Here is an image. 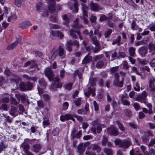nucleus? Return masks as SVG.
Returning a JSON list of instances; mask_svg holds the SVG:
<instances>
[{
    "instance_id": "23",
    "label": "nucleus",
    "mask_w": 155,
    "mask_h": 155,
    "mask_svg": "<svg viewBox=\"0 0 155 155\" xmlns=\"http://www.w3.org/2000/svg\"><path fill=\"white\" fill-rule=\"evenodd\" d=\"M78 152L80 153V154H82L84 150V144L81 143L78 146Z\"/></svg>"
},
{
    "instance_id": "49",
    "label": "nucleus",
    "mask_w": 155,
    "mask_h": 155,
    "mask_svg": "<svg viewBox=\"0 0 155 155\" xmlns=\"http://www.w3.org/2000/svg\"><path fill=\"white\" fill-rule=\"evenodd\" d=\"M19 80V78L18 77L16 76L14 78V79H13L12 80V82H14L16 86H17V83H18Z\"/></svg>"
},
{
    "instance_id": "20",
    "label": "nucleus",
    "mask_w": 155,
    "mask_h": 155,
    "mask_svg": "<svg viewBox=\"0 0 155 155\" xmlns=\"http://www.w3.org/2000/svg\"><path fill=\"white\" fill-rule=\"evenodd\" d=\"M63 20H64V24L66 25L70 21V14H68L67 15H65L62 16Z\"/></svg>"
},
{
    "instance_id": "44",
    "label": "nucleus",
    "mask_w": 155,
    "mask_h": 155,
    "mask_svg": "<svg viewBox=\"0 0 155 155\" xmlns=\"http://www.w3.org/2000/svg\"><path fill=\"white\" fill-rule=\"evenodd\" d=\"M64 87L66 89L68 90H71L72 87V84L71 83H68L66 84Z\"/></svg>"
},
{
    "instance_id": "42",
    "label": "nucleus",
    "mask_w": 155,
    "mask_h": 155,
    "mask_svg": "<svg viewBox=\"0 0 155 155\" xmlns=\"http://www.w3.org/2000/svg\"><path fill=\"white\" fill-rule=\"evenodd\" d=\"M17 111V109L14 106H12L11 108L10 114L12 115H13Z\"/></svg>"
},
{
    "instance_id": "14",
    "label": "nucleus",
    "mask_w": 155,
    "mask_h": 155,
    "mask_svg": "<svg viewBox=\"0 0 155 155\" xmlns=\"http://www.w3.org/2000/svg\"><path fill=\"white\" fill-rule=\"evenodd\" d=\"M60 119V120L62 121H64L65 120H67L69 119L71 120L74 121L75 120L72 116L70 114H67L61 116Z\"/></svg>"
},
{
    "instance_id": "46",
    "label": "nucleus",
    "mask_w": 155,
    "mask_h": 155,
    "mask_svg": "<svg viewBox=\"0 0 155 155\" xmlns=\"http://www.w3.org/2000/svg\"><path fill=\"white\" fill-rule=\"evenodd\" d=\"M112 32V30L111 29H108L105 33V35L106 38L109 36Z\"/></svg>"
},
{
    "instance_id": "41",
    "label": "nucleus",
    "mask_w": 155,
    "mask_h": 155,
    "mask_svg": "<svg viewBox=\"0 0 155 155\" xmlns=\"http://www.w3.org/2000/svg\"><path fill=\"white\" fill-rule=\"evenodd\" d=\"M81 131L77 133L76 134H74L72 135V137L73 138H79L81 137Z\"/></svg>"
},
{
    "instance_id": "6",
    "label": "nucleus",
    "mask_w": 155,
    "mask_h": 155,
    "mask_svg": "<svg viewBox=\"0 0 155 155\" xmlns=\"http://www.w3.org/2000/svg\"><path fill=\"white\" fill-rule=\"evenodd\" d=\"M21 147L22 148L26 155H33L32 153L29 151L30 149V145L25 140L21 144Z\"/></svg>"
},
{
    "instance_id": "45",
    "label": "nucleus",
    "mask_w": 155,
    "mask_h": 155,
    "mask_svg": "<svg viewBox=\"0 0 155 155\" xmlns=\"http://www.w3.org/2000/svg\"><path fill=\"white\" fill-rule=\"evenodd\" d=\"M134 89L137 91H139L140 90V86L139 84L137 83H136L134 85Z\"/></svg>"
},
{
    "instance_id": "30",
    "label": "nucleus",
    "mask_w": 155,
    "mask_h": 155,
    "mask_svg": "<svg viewBox=\"0 0 155 155\" xmlns=\"http://www.w3.org/2000/svg\"><path fill=\"white\" fill-rule=\"evenodd\" d=\"M104 151L106 155H112V151L110 149L105 148L104 149Z\"/></svg>"
},
{
    "instance_id": "18",
    "label": "nucleus",
    "mask_w": 155,
    "mask_h": 155,
    "mask_svg": "<svg viewBox=\"0 0 155 155\" xmlns=\"http://www.w3.org/2000/svg\"><path fill=\"white\" fill-rule=\"evenodd\" d=\"M108 132L114 136L117 135L118 134L117 131L116 129L114 126L107 129Z\"/></svg>"
},
{
    "instance_id": "34",
    "label": "nucleus",
    "mask_w": 155,
    "mask_h": 155,
    "mask_svg": "<svg viewBox=\"0 0 155 155\" xmlns=\"http://www.w3.org/2000/svg\"><path fill=\"white\" fill-rule=\"evenodd\" d=\"M104 65L103 62L101 61H99L97 62L96 66L97 68H102Z\"/></svg>"
},
{
    "instance_id": "29",
    "label": "nucleus",
    "mask_w": 155,
    "mask_h": 155,
    "mask_svg": "<svg viewBox=\"0 0 155 155\" xmlns=\"http://www.w3.org/2000/svg\"><path fill=\"white\" fill-rule=\"evenodd\" d=\"M39 83L40 85V86L43 88H45L47 85V83L43 79L40 80L39 81Z\"/></svg>"
},
{
    "instance_id": "62",
    "label": "nucleus",
    "mask_w": 155,
    "mask_h": 155,
    "mask_svg": "<svg viewBox=\"0 0 155 155\" xmlns=\"http://www.w3.org/2000/svg\"><path fill=\"white\" fill-rule=\"evenodd\" d=\"M36 7L38 11H40L42 8L41 4V3L37 4L36 5Z\"/></svg>"
},
{
    "instance_id": "9",
    "label": "nucleus",
    "mask_w": 155,
    "mask_h": 155,
    "mask_svg": "<svg viewBox=\"0 0 155 155\" xmlns=\"http://www.w3.org/2000/svg\"><path fill=\"white\" fill-rule=\"evenodd\" d=\"M72 45L78 47L79 46V42L76 41H74L73 42L71 40L68 41L66 45V49L69 51H71Z\"/></svg>"
},
{
    "instance_id": "50",
    "label": "nucleus",
    "mask_w": 155,
    "mask_h": 155,
    "mask_svg": "<svg viewBox=\"0 0 155 155\" xmlns=\"http://www.w3.org/2000/svg\"><path fill=\"white\" fill-rule=\"evenodd\" d=\"M134 107L136 110L137 111L139 109L140 106L139 104L137 103H134L133 104Z\"/></svg>"
},
{
    "instance_id": "57",
    "label": "nucleus",
    "mask_w": 155,
    "mask_h": 155,
    "mask_svg": "<svg viewBox=\"0 0 155 155\" xmlns=\"http://www.w3.org/2000/svg\"><path fill=\"white\" fill-rule=\"evenodd\" d=\"M97 19V17L95 16L92 15L90 18V21L93 22L96 21Z\"/></svg>"
},
{
    "instance_id": "33",
    "label": "nucleus",
    "mask_w": 155,
    "mask_h": 155,
    "mask_svg": "<svg viewBox=\"0 0 155 155\" xmlns=\"http://www.w3.org/2000/svg\"><path fill=\"white\" fill-rule=\"evenodd\" d=\"M129 51L130 55L132 56H133L135 53V49L134 48L132 47L130 48Z\"/></svg>"
},
{
    "instance_id": "40",
    "label": "nucleus",
    "mask_w": 155,
    "mask_h": 155,
    "mask_svg": "<svg viewBox=\"0 0 155 155\" xmlns=\"http://www.w3.org/2000/svg\"><path fill=\"white\" fill-rule=\"evenodd\" d=\"M137 61L139 63L143 64H145L148 63V62L147 61L144 60H141L139 58H137Z\"/></svg>"
},
{
    "instance_id": "12",
    "label": "nucleus",
    "mask_w": 155,
    "mask_h": 155,
    "mask_svg": "<svg viewBox=\"0 0 155 155\" xmlns=\"http://www.w3.org/2000/svg\"><path fill=\"white\" fill-rule=\"evenodd\" d=\"M89 84L87 87L86 89V91L84 92L85 95L88 97L90 95V94L91 93L92 95L93 96H94L95 95V90L94 88H92L91 87L89 86Z\"/></svg>"
},
{
    "instance_id": "32",
    "label": "nucleus",
    "mask_w": 155,
    "mask_h": 155,
    "mask_svg": "<svg viewBox=\"0 0 155 155\" xmlns=\"http://www.w3.org/2000/svg\"><path fill=\"white\" fill-rule=\"evenodd\" d=\"M25 0H14L15 5L17 7H20L21 5V1L24 2Z\"/></svg>"
},
{
    "instance_id": "2",
    "label": "nucleus",
    "mask_w": 155,
    "mask_h": 155,
    "mask_svg": "<svg viewBox=\"0 0 155 155\" xmlns=\"http://www.w3.org/2000/svg\"><path fill=\"white\" fill-rule=\"evenodd\" d=\"M114 143L116 145L120 147H123L125 148H128L130 145V142L128 140H121L117 139L115 140Z\"/></svg>"
},
{
    "instance_id": "25",
    "label": "nucleus",
    "mask_w": 155,
    "mask_h": 155,
    "mask_svg": "<svg viewBox=\"0 0 155 155\" xmlns=\"http://www.w3.org/2000/svg\"><path fill=\"white\" fill-rule=\"evenodd\" d=\"M42 97L43 100L47 102H49L51 99L50 96L46 94H43Z\"/></svg>"
},
{
    "instance_id": "51",
    "label": "nucleus",
    "mask_w": 155,
    "mask_h": 155,
    "mask_svg": "<svg viewBox=\"0 0 155 155\" xmlns=\"http://www.w3.org/2000/svg\"><path fill=\"white\" fill-rule=\"evenodd\" d=\"M118 70V67H115L111 68H110V72L111 73H114Z\"/></svg>"
},
{
    "instance_id": "61",
    "label": "nucleus",
    "mask_w": 155,
    "mask_h": 155,
    "mask_svg": "<svg viewBox=\"0 0 155 155\" xmlns=\"http://www.w3.org/2000/svg\"><path fill=\"white\" fill-rule=\"evenodd\" d=\"M21 99L22 102L24 103L27 100V97L25 95H22Z\"/></svg>"
},
{
    "instance_id": "15",
    "label": "nucleus",
    "mask_w": 155,
    "mask_h": 155,
    "mask_svg": "<svg viewBox=\"0 0 155 155\" xmlns=\"http://www.w3.org/2000/svg\"><path fill=\"white\" fill-rule=\"evenodd\" d=\"M98 133H100L102 130V127L100 125L97 124L96 125L93 126L91 129V130L93 133L96 134V130Z\"/></svg>"
},
{
    "instance_id": "17",
    "label": "nucleus",
    "mask_w": 155,
    "mask_h": 155,
    "mask_svg": "<svg viewBox=\"0 0 155 155\" xmlns=\"http://www.w3.org/2000/svg\"><path fill=\"white\" fill-rule=\"evenodd\" d=\"M108 16H106L104 15H100V21H103L108 19H111L112 17V14H108Z\"/></svg>"
},
{
    "instance_id": "10",
    "label": "nucleus",
    "mask_w": 155,
    "mask_h": 155,
    "mask_svg": "<svg viewBox=\"0 0 155 155\" xmlns=\"http://www.w3.org/2000/svg\"><path fill=\"white\" fill-rule=\"evenodd\" d=\"M45 76L50 81H51L54 76V74L51 69L50 68H47L45 69Z\"/></svg>"
},
{
    "instance_id": "60",
    "label": "nucleus",
    "mask_w": 155,
    "mask_h": 155,
    "mask_svg": "<svg viewBox=\"0 0 155 155\" xmlns=\"http://www.w3.org/2000/svg\"><path fill=\"white\" fill-rule=\"evenodd\" d=\"M57 35L60 37V38L62 39L64 37V35L60 31H58Z\"/></svg>"
},
{
    "instance_id": "52",
    "label": "nucleus",
    "mask_w": 155,
    "mask_h": 155,
    "mask_svg": "<svg viewBox=\"0 0 155 155\" xmlns=\"http://www.w3.org/2000/svg\"><path fill=\"white\" fill-rule=\"evenodd\" d=\"M93 104L94 105L95 111H98L99 110V107L97 103H96L95 101H93Z\"/></svg>"
},
{
    "instance_id": "55",
    "label": "nucleus",
    "mask_w": 155,
    "mask_h": 155,
    "mask_svg": "<svg viewBox=\"0 0 155 155\" xmlns=\"http://www.w3.org/2000/svg\"><path fill=\"white\" fill-rule=\"evenodd\" d=\"M138 116L140 119H142L145 117V115L143 112H140L139 113Z\"/></svg>"
},
{
    "instance_id": "35",
    "label": "nucleus",
    "mask_w": 155,
    "mask_h": 155,
    "mask_svg": "<svg viewBox=\"0 0 155 155\" xmlns=\"http://www.w3.org/2000/svg\"><path fill=\"white\" fill-rule=\"evenodd\" d=\"M19 86L21 91H24L25 90H27L26 84H25L24 83H20Z\"/></svg>"
},
{
    "instance_id": "21",
    "label": "nucleus",
    "mask_w": 155,
    "mask_h": 155,
    "mask_svg": "<svg viewBox=\"0 0 155 155\" xmlns=\"http://www.w3.org/2000/svg\"><path fill=\"white\" fill-rule=\"evenodd\" d=\"M147 51V48L145 47H142L139 50V53L142 56H144Z\"/></svg>"
},
{
    "instance_id": "3",
    "label": "nucleus",
    "mask_w": 155,
    "mask_h": 155,
    "mask_svg": "<svg viewBox=\"0 0 155 155\" xmlns=\"http://www.w3.org/2000/svg\"><path fill=\"white\" fill-rule=\"evenodd\" d=\"M59 79L58 78H56L53 79L51 85L49 87L50 89L54 91L57 88H60L62 86L61 82L59 81Z\"/></svg>"
},
{
    "instance_id": "8",
    "label": "nucleus",
    "mask_w": 155,
    "mask_h": 155,
    "mask_svg": "<svg viewBox=\"0 0 155 155\" xmlns=\"http://www.w3.org/2000/svg\"><path fill=\"white\" fill-rule=\"evenodd\" d=\"M149 87L150 91H155V77L150 76L148 78Z\"/></svg>"
},
{
    "instance_id": "36",
    "label": "nucleus",
    "mask_w": 155,
    "mask_h": 155,
    "mask_svg": "<svg viewBox=\"0 0 155 155\" xmlns=\"http://www.w3.org/2000/svg\"><path fill=\"white\" fill-rule=\"evenodd\" d=\"M31 65L32 66H34L35 65V61H28L24 64V66L27 67L29 65Z\"/></svg>"
},
{
    "instance_id": "16",
    "label": "nucleus",
    "mask_w": 155,
    "mask_h": 155,
    "mask_svg": "<svg viewBox=\"0 0 155 155\" xmlns=\"http://www.w3.org/2000/svg\"><path fill=\"white\" fill-rule=\"evenodd\" d=\"M91 10L94 11H98L100 9L99 5L97 3L91 2L90 4Z\"/></svg>"
},
{
    "instance_id": "56",
    "label": "nucleus",
    "mask_w": 155,
    "mask_h": 155,
    "mask_svg": "<svg viewBox=\"0 0 155 155\" xmlns=\"http://www.w3.org/2000/svg\"><path fill=\"white\" fill-rule=\"evenodd\" d=\"M103 57V55L102 54L96 56L94 57V60L95 61H97L98 59H101Z\"/></svg>"
},
{
    "instance_id": "58",
    "label": "nucleus",
    "mask_w": 155,
    "mask_h": 155,
    "mask_svg": "<svg viewBox=\"0 0 155 155\" xmlns=\"http://www.w3.org/2000/svg\"><path fill=\"white\" fill-rule=\"evenodd\" d=\"M2 101L3 103H8L9 102V99L8 97H4L2 99Z\"/></svg>"
},
{
    "instance_id": "7",
    "label": "nucleus",
    "mask_w": 155,
    "mask_h": 155,
    "mask_svg": "<svg viewBox=\"0 0 155 155\" xmlns=\"http://www.w3.org/2000/svg\"><path fill=\"white\" fill-rule=\"evenodd\" d=\"M147 95L145 92H143L141 95L137 96L136 97L135 99V100L138 101L141 103H143L144 104H146L147 99L146 97Z\"/></svg>"
},
{
    "instance_id": "1",
    "label": "nucleus",
    "mask_w": 155,
    "mask_h": 155,
    "mask_svg": "<svg viewBox=\"0 0 155 155\" xmlns=\"http://www.w3.org/2000/svg\"><path fill=\"white\" fill-rule=\"evenodd\" d=\"M51 54V56H49V59L51 60H53L55 59L58 54L59 56L61 58H64L65 56L64 50L61 46H60L56 50L52 52Z\"/></svg>"
},
{
    "instance_id": "5",
    "label": "nucleus",
    "mask_w": 155,
    "mask_h": 155,
    "mask_svg": "<svg viewBox=\"0 0 155 155\" xmlns=\"http://www.w3.org/2000/svg\"><path fill=\"white\" fill-rule=\"evenodd\" d=\"M78 20V19H77L75 20V24L73 26V29L74 30V31L73 30H70V35L73 38H77V37L74 34V32L77 33L79 35H80V33L78 31L79 28L80 27V26H79L77 22Z\"/></svg>"
},
{
    "instance_id": "54",
    "label": "nucleus",
    "mask_w": 155,
    "mask_h": 155,
    "mask_svg": "<svg viewBox=\"0 0 155 155\" xmlns=\"http://www.w3.org/2000/svg\"><path fill=\"white\" fill-rule=\"evenodd\" d=\"M11 103L14 105H16L17 104V102L15 99L12 97H11Z\"/></svg>"
},
{
    "instance_id": "39",
    "label": "nucleus",
    "mask_w": 155,
    "mask_h": 155,
    "mask_svg": "<svg viewBox=\"0 0 155 155\" xmlns=\"http://www.w3.org/2000/svg\"><path fill=\"white\" fill-rule=\"evenodd\" d=\"M75 104L77 106H80L81 104V98H78L76 99L74 101Z\"/></svg>"
},
{
    "instance_id": "28",
    "label": "nucleus",
    "mask_w": 155,
    "mask_h": 155,
    "mask_svg": "<svg viewBox=\"0 0 155 155\" xmlns=\"http://www.w3.org/2000/svg\"><path fill=\"white\" fill-rule=\"evenodd\" d=\"M92 150L93 151L96 150L97 152L98 153L100 152L101 148L97 145L94 144L92 147Z\"/></svg>"
},
{
    "instance_id": "63",
    "label": "nucleus",
    "mask_w": 155,
    "mask_h": 155,
    "mask_svg": "<svg viewBox=\"0 0 155 155\" xmlns=\"http://www.w3.org/2000/svg\"><path fill=\"white\" fill-rule=\"evenodd\" d=\"M148 41V38H145L141 41L142 44H146L147 43Z\"/></svg>"
},
{
    "instance_id": "37",
    "label": "nucleus",
    "mask_w": 155,
    "mask_h": 155,
    "mask_svg": "<svg viewBox=\"0 0 155 155\" xmlns=\"http://www.w3.org/2000/svg\"><path fill=\"white\" fill-rule=\"evenodd\" d=\"M37 104L38 106L40 108H42L43 107L44 103L42 100H39L37 101Z\"/></svg>"
},
{
    "instance_id": "38",
    "label": "nucleus",
    "mask_w": 155,
    "mask_h": 155,
    "mask_svg": "<svg viewBox=\"0 0 155 155\" xmlns=\"http://www.w3.org/2000/svg\"><path fill=\"white\" fill-rule=\"evenodd\" d=\"M45 118L44 117L43 119L44 120L43 121V125L44 128L46 126H47L49 124V121L48 120H45Z\"/></svg>"
},
{
    "instance_id": "47",
    "label": "nucleus",
    "mask_w": 155,
    "mask_h": 155,
    "mask_svg": "<svg viewBox=\"0 0 155 155\" xmlns=\"http://www.w3.org/2000/svg\"><path fill=\"white\" fill-rule=\"evenodd\" d=\"M59 132V129L58 128L54 129L52 131V134L54 135H56L58 134Z\"/></svg>"
},
{
    "instance_id": "27",
    "label": "nucleus",
    "mask_w": 155,
    "mask_h": 155,
    "mask_svg": "<svg viewBox=\"0 0 155 155\" xmlns=\"http://www.w3.org/2000/svg\"><path fill=\"white\" fill-rule=\"evenodd\" d=\"M0 116L1 118L5 117V120L8 123H10L12 122V120L10 118L9 116H7L3 114H0Z\"/></svg>"
},
{
    "instance_id": "19",
    "label": "nucleus",
    "mask_w": 155,
    "mask_h": 155,
    "mask_svg": "<svg viewBox=\"0 0 155 155\" xmlns=\"http://www.w3.org/2000/svg\"><path fill=\"white\" fill-rule=\"evenodd\" d=\"M149 52L151 55L155 54V45L151 43L148 45Z\"/></svg>"
},
{
    "instance_id": "24",
    "label": "nucleus",
    "mask_w": 155,
    "mask_h": 155,
    "mask_svg": "<svg viewBox=\"0 0 155 155\" xmlns=\"http://www.w3.org/2000/svg\"><path fill=\"white\" fill-rule=\"evenodd\" d=\"M91 38L94 44L96 46L97 48V50H98V49L100 48V46H99V42L97 40L96 38L95 37L92 36Z\"/></svg>"
},
{
    "instance_id": "22",
    "label": "nucleus",
    "mask_w": 155,
    "mask_h": 155,
    "mask_svg": "<svg viewBox=\"0 0 155 155\" xmlns=\"http://www.w3.org/2000/svg\"><path fill=\"white\" fill-rule=\"evenodd\" d=\"M92 61V57L89 55L86 56L83 61L82 63L86 64L89 63Z\"/></svg>"
},
{
    "instance_id": "59",
    "label": "nucleus",
    "mask_w": 155,
    "mask_h": 155,
    "mask_svg": "<svg viewBox=\"0 0 155 155\" xmlns=\"http://www.w3.org/2000/svg\"><path fill=\"white\" fill-rule=\"evenodd\" d=\"M20 27L21 28L23 29L26 28L27 27L26 25L25 22L21 23L20 24Z\"/></svg>"
},
{
    "instance_id": "26",
    "label": "nucleus",
    "mask_w": 155,
    "mask_h": 155,
    "mask_svg": "<svg viewBox=\"0 0 155 155\" xmlns=\"http://www.w3.org/2000/svg\"><path fill=\"white\" fill-rule=\"evenodd\" d=\"M126 96L123 95L121 97V100L123 104L125 105H129L130 103L126 99Z\"/></svg>"
},
{
    "instance_id": "53",
    "label": "nucleus",
    "mask_w": 155,
    "mask_h": 155,
    "mask_svg": "<svg viewBox=\"0 0 155 155\" xmlns=\"http://www.w3.org/2000/svg\"><path fill=\"white\" fill-rule=\"evenodd\" d=\"M68 102H66L64 103L63 104V109L64 110H66L67 109L68 107Z\"/></svg>"
},
{
    "instance_id": "11",
    "label": "nucleus",
    "mask_w": 155,
    "mask_h": 155,
    "mask_svg": "<svg viewBox=\"0 0 155 155\" xmlns=\"http://www.w3.org/2000/svg\"><path fill=\"white\" fill-rule=\"evenodd\" d=\"M114 76L115 79L113 82L114 85L119 87H122L123 85V81H119V74L117 73H115L114 74Z\"/></svg>"
},
{
    "instance_id": "4",
    "label": "nucleus",
    "mask_w": 155,
    "mask_h": 155,
    "mask_svg": "<svg viewBox=\"0 0 155 155\" xmlns=\"http://www.w3.org/2000/svg\"><path fill=\"white\" fill-rule=\"evenodd\" d=\"M82 6V10L83 15L81 16V17L84 20L85 23H87L88 21L87 18L88 17V12L87 10H88V7L87 5L84 4H81Z\"/></svg>"
},
{
    "instance_id": "48",
    "label": "nucleus",
    "mask_w": 155,
    "mask_h": 155,
    "mask_svg": "<svg viewBox=\"0 0 155 155\" xmlns=\"http://www.w3.org/2000/svg\"><path fill=\"white\" fill-rule=\"evenodd\" d=\"M120 37H119L117 39H116L115 41H113L112 44L113 45H114L116 44H117L118 45H120L119 42L120 41Z\"/></svg>"
},
{
    "instance_id": "43",
    "label": "nucleus",
    "mask_w": 155,
    "mask_h": 155,
    "mask_svg": "<svg viewBox=\"0 0 155 155\" xmlns=\"http://www.w3.org/2000/svg\"><path fill=\"white\" fill-rule=\"evenodd\" d=\"M26 86L27 90H31L32 87V84L29 82H27L26 83Z\"/></svg>"
},
{
    "instance_id": "64",
    "label": "nucleus",
    "mask_w": 155,
    "mask_h": 155,
    "mask_svg": "<svg viewBox=\"0 0 155 155\" xmlns=\"http://www.w3.org/2000/svg\"><path fill=\"white\" fill-rule=\"evenodd\" d=\"M2 108L4 110H8L7 106L6 104L5 103H3L2 105Z\"/></svg>"
},
{
    "instance_id": "31",
    "label": "nucleus",
    "mask_w": 155,
    "mask_h": 155,
    "mask_svg": "<svg viewBox=\"0 0 155 155\" xmlns=\"http://www.w3.org/2000/svg\"><path fill=\"white\" fill-rule=\"evenodd\" d=\"M18 43V41H16L12 44L8 46L7 47V48L9 49H12L15 47L17 45Z\"/></svg>"
},
{
    "instance_id": "13",
    "label": "nucleus",
    "mask_w": 155,
    "mask_h": 155,
    "mask_svg": "<svg viewBox=\"0 0 155 155\" xmlns=\"http://www.w3.org/2000/svg\"><path fill=\"white\" fill-rule=\"evenodd\" d=\"M42 146L40 144H35L32 145L31 150L35 153H38L40 150Z\"/></svg>"
}]
</instances>
